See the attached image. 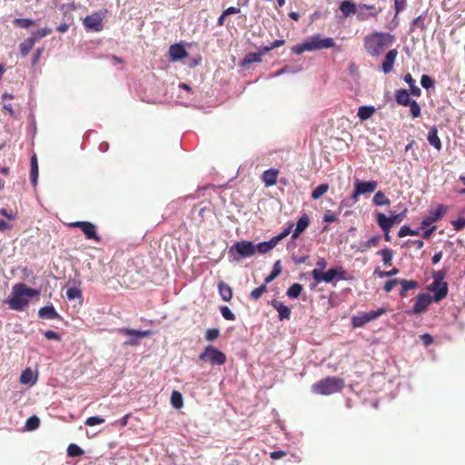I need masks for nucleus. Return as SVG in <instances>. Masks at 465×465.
I'll use <instances>...</instances> for the list:
<instances>
[{
	"instance_id": "f257e3e1",
	"label": "nucleus",
	"mask_w": 465,
	"mask_h": 465,
	"mask_svg": "<svg viewBox=\"0 0 465 465\" xmlns=\"http://www.w3.org/2000/svg\"><path fill=\"white\" fill-rule=\"evenodd\" d=\"M39 294L35 289L28 287L25 283L14 285L11 295L6 300L10 309L17 312L23 311L29 303V300Z\"/></svg>"
},
{
	"instance_id": "f03ea898",
	"label": "nucleus",
	"mask_w": 465,
	"mask_h": 465,
	"mask_svg": "<svg viewBox=\"0 0 465 465\" xmlns=\"http://www.w3.org/2000/svg\"><path fill=\"white\" fill-rule=\"evenodd\" d=\"M392 40L393 36L388 33H375L365 37V49L371 55L377 56Z\"/></svg>"
},
{
	"instance_id": "7ed1b4c3",
	"label": "nucleus",
	"mask_w": 465,
	"mask_h": 465,
	"mask_svg": "<svg viewBox=\"0 0 465 465\" xmlns=\"http://www.w3.org/2000/svg\"><path fill=\"white\" fill-rule=\"evenodd\" d=\"M344 387V381L339 377H327L312 384V390L316 394L330 395L341 391Z\"/></svg>"
},
{
	"instance_id": "20e7f679",
	"label": "nucleus",
	"mask_w": 465,
	"mask_h": 465,
	"mask_svg": "<svg viewBox=\"0 0 465 465\" xmlns=\"http://www.w3.org/2000/svg\"><path fill=\"white\" fill-rule=\"evenodd\" d=\"M311 274L313 280L316 282V283H331L334 280L341 281L346 279V272L341 266L331 268L326 272H320V270H312Z\"/></svg>"
},
{
	"instance_id": "39448f33",
	"label": "nucleus",
	"mask_w": 465,
	"mask_h": 465,
	"mask_svg": "<svg viewBox=\"0 0 465 465\" xmlns=\"http://www.w3.org/2000/svg\"><path fill=\"white\" fill-rule=\"evenodd\" d=\"M254 254V243L252 241L236 242L229 249V255L232 261L250 258Z\"/></svg>"
},
{
	"instance_id": "423d86ee",
	"label": "nucleus",
	"mask_w": 465,
	"mask_h": 465,
	"mask_svg": "<svg viewBox=\"0 0 465 465\" xmlns=\"http://www.w3.org/2000/svg\"><path fill=\"white\" fill-rule=\"evenodd\" d=\"M199 360L209 361L212 365H223L226 362V355L217 348L208 345L199 355Z\"/></svg>"
},
{
	"instance_id": "0eeeda50",
	"label": "nucleus",
	"mask_w": 465,
	"mask_h": 465,
	"mask_svg": "<svg viewBox=\"0 0 465 465\" xmlns=\"http://www.w3.org/2000/svg\"><path fill=\"white\" fill-rule=\"evenodd\" d=\"M119 332L128 337V339L123 342L124 346L138 345L141 339L151 335V331L134 330L130 328H121L119 329Z\"/></svg>"
},
{
	"instance_id": "6e6552de",
	"label": "nucleus",
	"mask_w": 465,
	"mask_h": 465,
	"mask_svg": "<svg viewBox=\"0 0 465 465\" xmlns=\"http://www.w3.org/2000/svg\"><path fill=\"white\" fill-rule=\"evenodd\" d=\"M308 52L328 49L335 46V42L331 37H322L321 35H314L306 39Z\"/></svg>"
},
{
	"instance_id": "1a4fd4ad",
	"label": "nucleus",
	"mask_w": 465,
	"mask_h": 465,
	"mask_svg": "<svg viewBox=\"0 0 465 465\" xmlns=\"http://www.w3.org/2000/svg\"><path fill=\"white\" fill-rule=\"evenodd\" d=\"M377 186L378 183L376 181H361L355 179L354 191L351 196V200H352L353 203L357 202L360 195L374 192Z\"/></svg>"
},
{
	"instance_id": "9d476101",
	"label": "nucleus",
	"mask_w": 465,
	"mask_h": 465,
	"mask_svg": "<svg viewBox=\"0 0 465 465\" xmlns=\"http://www.w3.org/2000/svg\"><path fill=\"white\" fill-rule=\"evenodd\" d=\"M386 312L384 308H380L376 311L362 312L351 318V324L354 328L363 327L366 323L379 318Z\"/></svg>"
},
{
	"instance_id": "9b49d317",
	"label": "nucleus",
	"mask_w": 465,
	"mask_h": 465,
	"mask_svg": "<svg viewBox=\"0 0 465 465\" xmlns=\"http://www.w3.org/2000/svg\"><path fill=\"white\" fill-rule=\"evenodd\" d=\"M105 12L99 11L85 16L83 21L84 27L94 32H101L104 28L103 19Z\"/></svg>"
},
{
	"instance_id": "f8f14e48",
	"label": "nucleus",
	"mask_w": 465,
	"mask_h": 465,
	"mask_svg": "<svg viewBox=\"0 0 465 465\" xmlns=\"http://www.w3.org/2000/svg\"><path fill=\"white\" fill-rule=\"evenodd\" d=\"M407 209L403 210L401 213L397 214H391L390 216H386L382 213H377L376 214V222L378 225H384L386 227L391 228L394 224L400 223L403 218L406 216Z\"/></svg>"
},
{
	"instance_id": "ddd939ff",
	"label": "nucleus",
	"mask_w": 465,
	"mask_h": 465,
	"mask_svg": "<svg viewBox=\"0 0 465 465\" xmlns=\"http://www.w3.org/2000/svg\"><path fill=\"white\" fill-rule=\"evenodd\" d=\"M70 226L73 228H80L87 240L101 241V237L96 232L95 225L90 222H74L70 223Z\"/></svg>"
},
{
	"instance_id": "4468645a",
	"label": "nucleus",
	"mask_w": 465,
	"mask_h": 465,
	"mask_svg": "<svg viewBox=\"0 0 465 465\" xmlns=\"http://www.w3.org/2000/svg\"><path fill=\"white\" fill-rule=\"evenodd\" d=\"M429 291L433 292V302H439L447 297L449 287L447 282H431L429 286Z\"/></svg>"
},
{
	"instance_id": "2eb2a0df",
	"label": "nucleus",
	"mask_w": 465,
	"mask_h": 465,
	"mask_svg": "<svg viewBox=\"0 0 465 465\" xmlns=\"http://www.w3.org/2000/svg\"><path fill=\"white\" fill-rule=\"evenodd\" d=\"M433 302V299L430 294L422 292L417 296L415 304L412 307V312L414 314H420L426 311L429 305Z\"/></svg>"
},
{
	"instance_id": "dca6fc26",
	"label": "nucleus",
	"mask_w": 465,
	"mask_h": 465,
	"mask_svg": "<svg viewBox=\"0 0 465 465\" xmlns=\"http://www.w3.org/2000/svg\"><path fill=\"white\" fill-rule=\"evenodd\" d=\"M446 213V207L444 205H439L436 209L430 212L421 221V227H428L433 223L440 221Z\"/></svg>"
},
{
	"instance_id": "f3484780",
	"label": "nucleus",
	"mask_w": 465,
	"mask_h": 465,
	"mask_svg": "<svg viewBox=\"0 0 465 465\" xmlns=\"http://www.w3.org/2000/svg\"><path fill=\"white\" fill-rule=\"evenodd\" d=\"M169 55L171 61L176 62L188 55L187 51L183 44L172 45L169 48Z\"/></svg>"
},
{
	"instance_id": "a211bd4d",
	"label": "nucleus",
	"mask_w": 465,
	"mask_h": 465,
	"mask_svg": "<svg viewBox=\"0 0 465 465\" xmlns=\"http://www.w3.org/2000/svg\"><path fill=\"white\" fill-rule=\"evenodd\" d=\"M310 219L306 213H303L297 221L296 227L292 232V238L297 239L309 226Z\"/></svg>"
},
{
	"instance_id": "6ab92c4d",
	"label": "nucleus",
	"mask_w": 465,
	"mask_h": 465,
	"mask_svg": "<svg viewBox=\"0 0 465 465\" xmlns=\"http://www.w3.org/2000/svg\"><path fill=\"white\" fill-rule=\"evenodd\" d=\"M38 316L45 320H62L61 315L56 312L52 304L40 308L38 311Z\"/></svg>"
},
{
	"instance_id": "aec40b11",
	"label": "nucleus",
	"mask_w": 465,
	"mask_h": 465,
	"mask_svg": "<svg viewBox=\"0 0 465 465\" xmlns=\"http://www.w3.org/2000/svg\"><path fill=\"white\" fill-rule=\"evenodd\" d=\"M427 140L429 143L434 147L437 151H440L442 148L441 141L438 135V128L436 125H432L430 127Z\"/></svg>"
},
{
	"instance_id": "412c9836",
	"label": "nucleus",
	"mask_w": 465,
	"mask_h": 465,
	"mask_svg": "<svg viewBox=\"0 0 465 465\" xmlns=\"http://www.w3.org/2000/svg\"><path fill=\"white\" fill-rule=\"evenodd\" d=\"M397 54L398 51L396 49H391L386 54L384 61L381 64L383 73L388 74L392 70Z\"/></svg>"
},
{
	"instance_id": "4be33fe9",
	"label": "nucleus",
	"mask_w": 465,
	"mask_h": 465,
	"mask_svg": "<svg viewBox=\"0 0 465 465\" xmlns=\"http://www.w3.org/2000/svg\"><path fill=\"white\" fill-rule=\"evenodd\" d=\"M271 305L278 312V317L280 321L290 319L291 310L288 306L276 300L272 301Z\"/></svg>"
},
{
	"instance_id": "5701e85b",
	"label": "nucleus",
	"mask_w": 465,
	"mask_h": 465,
	"mask_svg": "<svg viewBox=\"0 0 465 465\" xmlns=\"http://www.w3.org/2000/svg\"><path fill=\"white\" fill-rule=\"evenodd\" d=\"M340 10L344 17H348L351 15H356L358 5L351 0H344L340 4Z\"/></svg>"
},
{
	"instance_id": "b1692460",
	"label": "nucleus",
	"mask_w": 465,
	"mask_h": 465,
	"mask_svg": "<svg viewBox=\"0 0 465 465\" xmlns=\"http://www.w3.org/2000/svg\"><path fill=\"white\" fill-rule=\"evenodd\" d=\"M265 54L266 53H262V46H261L257 53H248L241 61L240 64L244 67L252 63H260L262 62V55Z\"/></svg>"
},
{
	"instance_id": "393cba45",
	"label": "nucleus",
	"mask_w": 465,
	"mask_h": 465,
	"mask_svg": "<svg viewBox=\"0 0 465 465\" xmlns=\"http://www.w3.org/2000/svg\"><path fill=\"white\" fill-rule=\"evenodd\" d=\"M276 245L277 243L272 237L269 241L261 242L257 244L254 243V252L264 254L272 250Z\"/></svg>"
},
{
	"instance_id": "a878e982",
	"label": "nucleus",
	"mask_w": 465,
	"mask_h": 465,
	"mask_svg": "<svg viewBox=\"0 0 465 465\" xmlns=\"http://www.w3.org/2000/svg\"><path fill=\"white\" fill-rule=\"evenodd\" d=\"M278 173V170L275 169H268L263 172L262 182L264 183L265 186L269 187L276 183Z\"/></svg>"
},
{
	"instance_id": "bb28decb",
	"label": "nucleus",
	"mask_w": 465,
	"mask_h": 465,
	"mask_svg": "<svg viewBox=\"0 0 465 465\" xmlns=\"http://www.w3.org/2000/svg\"><path fill=\"white\" fill-rule=\"evenodd\" d=\"M381 240V235H374L368 241L361 242L358 251L361 252H366L371 247H376L380 243Z\"/></svg>"
},
{
	"instance_id": "cd10ccee",
	"label": "nucleus",
	"mask_w": 465,
	"mask_h": 465,
	"mask_svg": "<svg viewBox=\"0 0 465 465\" xmlns=\"http://www.w3.org/2000/svg\"><path fill=\"white\" fill-rule=\"evenodd\" d=\"M395 100L398 104L407 106L411 104L412 99L410 97V93L406 89H399L395 93Z\"/></svg>"
},
{
	"instance_id": "c85d7f7f",
	"label": "nucleus",
	"mask_w": 465,
	"mask_h": 465,
	"mask_svg": "<svg viewBox=\"0 0 465 465\" xmlns=\"http://www.w3.org/2000/svg\"><path fill=\"white\" fill-rule=\"evenodd\" d=\"M218 291L224 302H230L232 298V289L223 282L218 283Z\"/></svg>"
},
{
	"instance_id": "c756f323",
	"label": "nucleus",
	"mask_w": 465,
	"mask_h": 465,
	"mask_svg": "<svg viewBox=\"0 0 465 465\" xmlns=\"http://www.w3.org/2000/svg\"><path fill=\"white\" fill-rule=\"evenodd\" d=\"M403 80L410 86V92L413 96L419 97L421 95V90L419 86L416 85V82L411 74H406L403 77Z\"/></svg>"
},
{
	"instance_id": "7c9ffc66",
	"label": "nucleus",
	"mask_w": 465,
	"mask_h": 465,
	"mask_svg": "<svg viewBox=\"0 0 465 465\" xmlns=\"http://www.w3.org/2000/svg\"><path fill=\"white\" fill-rule=\"evenodd\" d=\"M375 111L376 110H375L374 106L362 105V106L359 107L357 115L361 121H366L373 115Z\"/></svg>"
},
{
	"instance_id": "2f4dec72",
	"label": "nucleus",
	"mask_w": 465,
	"mask_h": 465,
	"mask_svg": "<svg viewBox=\"0 0 465 465\" xmlns=\"http://www.w3.org/2000/svg\"><path fill=\"white\" fill-rule=\"evenodd\" d=\"M30 180L34 186L37 184V179H38V163L36 155L34 154L30 159Z\"/></svg>"
},
{
	"instance_id": "473e14b6",
	"label": "nucleus",
	"mask_w": 465,
	"mask_h": 465,
	"mask_svg": "<svg viewBox=\"0 0 465 465\" xmlns=\"http://www.w3.org/2000/svg\"><path fill=\"white\" fill-rule=\"evenodd\" d=\"M399 284L401 285L400 295L402 297L406 296L408 291L418 287V282L414 280L400 279Z\"/></svg>"
},
{
	"instance_id": "72a5a7b5",
	"label": "nucleus",
	"mask_w": 465,
	"mask_h": 465,
	"mask_svg": "<svg viewBox=\"0 0 465 465\" xmlns=\"http://www.w3.org/2000/svg\"><path fill=\"white\" fill-rule=\"evenodd\" d=\"M281 272H282V264H281V261L278 260L274 262L271 273L265 277V279H264L265 284L272 282L275 278H277L281 274Z\"/></svg>"
},
{
	"instance_id": "f704fd0d",
	"label": "nucleus",
	"mask_w": 465,
	"mask_h": 465,
	"mask_svg": "<svg viewBox=\"0 0 465 465\" xmlns=\"http://www.w3.org/2000/svg\"><path fill=\"white\" fill-rule=\"evenodd\" d=\"M35 41L32 38V36L24 40L19 45V50H20L22 56H24V57L26 56L29 54V52L31 51V49L33 48V46L35 45Z\"/></svg>"
},
{
	"instance_id": "c9c22d12",
	"label": "nucleus",
	"mask_w": 465,
	"mask_h": 465,
	"mask_svg": "<svg viewBox=\"0 0 465 465\" xmlns=\"http://www.w3.org/2000/svg\"><path fill=\"white\" fill-rule=\"evenodd\" d=\"M302 290H303V287L302 284L293 283L287 290L286 295L291 299H296L301 295Z\"/></svg>"
},
{
	"instance_id": "e433bc0d",
	"label": "nucleus",
	"mask_w": 465,
	"mask_h": 465,
	"mask_svg": "<svg viewBox=\"0 0 465 465\" xmlns=\"http://www.w3.org/2000/svg\"><path fill=\"white\" fill-rule=\"evenodd\" d=\"M372 203L376 206L389 205L391 203L390 200L385 196L384 193L381 191H379L374 194L372 198Z\"/></svg>"
},
{
	"instance_id": "4c0bfd02",
	"label": "nucleus",
	"mask_w": 465,
	"mask_h": 465,
	"mask_svg": "<svg viewBox=\"0 0 465 465\" xmlns=\"http://www.w3.org/2000/svg\"><path fill=\"white\" fill-rule=\"evenodd\" d=\"M171 404L174 409H181L183 406V398L181 392L173 391L171 394Z\"/></svg>"
},
{
	"instance_id": "58836bf2",
	"label": "nucleus",
	"mask_w": 465,
	"mask_h": 465,
	"mask_svg": "<svg viewBox=\"0 0 465 465\" xmlns=\"http://www.w3.org/2000/svg\"><path fill=\"white\" fill-rule=\"evenodd\" d=\"M358 6L361 7V10L368 11L371 15L376 17L379 14H381L383 10L381 6H377L375 4L367 5V4H360Z\"/></svg>"
},
{
	"instance_id": "ea45409f",
	"label": "nucleus",
	"mask_w": 465,
	"mask_h": 465,
	"mask_svg": "<svg viewBox=\"0 0 465 465\" xmlns=\"http://www.w3.org/2000/svg\"><path fill=\"white\" fill-rule=\"evenodd\" d=\"M84 454V450L75 443H71L67 447V455L72 458L80 457Z\"/></svg>"
},
{
	"instance_id": "a19ab883",
	"label": "nucleus",
	"mask_w": 465,
	"mask_h": 465,
	"mask_svg": "<svg viewBox=\"0 0 465 465\" xmlns=\"http://www.w3.org/2000/svg\"><path fill=\"white\" fill-rule=\"evenodd\" d=\"M378 254H380L382 257V262L385 265H390L392 261L393 257V252L392 250L389 248H384L378 252Z\"/></svg>"
},
{
	"instance_id": "79ce46f5",
	"label": "nucleus",
	"mask_w": 465,
	"mask_h": 465,
	"mask_svg": "<svg viewBox=\"0 0 465 465\" xmlns=\"http://www.w3.org/2000/svg\"><path fill=\"white\" fill-rule=\"evenodd\" d=\"M329 185L322 183L318 185L312 193V198L314 200L320 199L325 193H327Z\"/></svg>"
},
{
	"instance_id": "37998d69",
	"label": "nucleus",
	"mask_w": 465,
	"mask_h": 465,
	"mask_svg": "<svg viewBox=\"0 0 465 465\" xmlns=\"http://www.w3.org/2000/svg\"><path fill=\"white\" fill-rule=\"evenodd\" d=\"M52 33L50 27H44L32 33V38L36 42L37 40L49 35Z\"/></svg>"
},
{
	"instance_id": "c03bdc74",
	"label": "nucleus",
	"mask_w": 465,
	"mask_h": 465,
	"mask_svg": "<svg viewBox=\"0 0 465 465\" xmlns=\"http://www.w3.org/2000/svg\"><path fill=\"white\" fill-rule=\"evenodd\" d=\"M66 297L68 300L72 301L74 299H83L82 292L77 287H70L66 291Z\"/></svg>"
},
{
	"instance_id": "a18cd8bd",
	"label": "nucleus",
	"mask_w": 465,
	"mask_h": 465,
	"mask_svg": "<svg viewBox=\"0 0 465 465\" xmlns=\"http://www.w3.org/2000/svg\"><path fill=\"white\" fill-rule=\"evenodd\" d=\"M40 425V420L37 416H31L27 419L25 422V429L27 430H34L37 429Z\"/></svg>"
},
{
	"instance_id": "49530a36",
	"label": "nucleus",
	"mask_w": 465,
	"mask_h": 465,
	"mask_svg": "<svg viewBox=\"0 0 465 465\" xmlns=\"http://www.w3.org/2000/svg\"><path fill=\"white\" fill-rule=\"evenodd\" d=\"M420 84L424 89L429 90L434 88L435 82L430 75L422 74L420 77Z\"/></svg>"
},
{
	"instance_id": "de8ad7c7",
	"label": "nucleus",
	"mask_w": 465,
	"mask_h": 465,
	"mask_svg": "<svg viewBox=\"0 0 465 465\" xmlns=\"http://www.w3.org/2000/svg\"><path fill=\"white\" fill-rule=\"evenodd\" d=\"M267 291V287H266V284L265 282L259 286L258 288H255L254 290H252L250 293V297L254 300V301H257L259 300L262 295Z\"/></svg>"
},
{
	"instance_id": "09e8293b",
	"label": "nucleus",
	"mask_w": 465,
	"mask_h": 465,
	"mask_svg": "<svg viewBox=\"0 0 465 465\" xmlns=\"http://www.w3.org/2000/svg\"><path fill=\"white\" fill-rule=\"evenodd\" d=\"M14 25L21 28H28L29 26L35 25V22L29 18H15L14 20Z\"/></svg>"
},
{
	"instance_id": "8fccbe9b",
	"label": "nucleus",
	"mask_w": 465,
	"mask_h": 465,
	"mask_svg": "<svg viewBox=\"0 0 465 465\" xmlns=\"http://www.w3.org/2000/svg\"><path fill=\"white\" fill-rule=\"evenodd\" d=\"M407 106H410V112L413 118L420 115V106L415 100H412Z\"/></svg>"
},
{
	"instance_id": "3c124183",
	"label": "nucleus",
	"mask_w": 465,
	"mask_h": 465,
	"mask_svg": "<svg viewBox=\"0 0 465 465\" xmlns=\"http://www.w3.org/2000/svg\"><path fill=\"white\" fill-rule=\"evenodd\" d=\"M292 228H293V224L290 223L282 232H281L279 234L273 236L272 238L275 241V242L278 244V242L280 241H282L286 236H288L291 233Z\"/></svg>"
},
{
	"instance_id": "603ef678",
	"label": "nucleus",
	"mask_w": 465,
	"mask_h": 465,
	"mask_svg": "<svg viewBox=\"0 0 465 465\" xmlns=\"http://www.w3.org/2000/svg\"><path fill=\"white\" fill-rule=\"evenodd\" d=\"M220 336V330L217 328L207 329L205 331V339L208 341H213Z\"/></svg>"
},
{
	"instance_id": "864d4df0",
	"label": "nucleus",
	"mask_w": 465,
	"mask_h": 465,
	"mask_svg": "<svg viewBox=\"0 0 465 465\" xmlns=\"http://www.w3.org/2000/svg\"><path fill=\"white\" fill-rule=\"evenodd\" d=\"M220 312L222 316L228 321H234L235 314L232 312V310L228 306H221Z\"/></svg>"
},
{
	"instance_id": "5fc2aeb1",
	"label": "nucleus",
	"mask_w": 465,
	"mask_h": 465,
	"mask_svg": "<svg viewBox=\"0 0 465 465\" xmlns=\"http://www.w3.org/2000/svg\"><path fill=\"white\" fill-rule=\"evenodd\" d=\"M33 373L29 369L24 371L20 376V382L23 384H29L32 382Z\"/></svg>"
},
{
	"instance_id": "6e6d98bb",
	"label": "nucleus",
	"mask_w": 465,
	"mask_h": 465,
	"mask_svg": "<svg viewBox=\"0 0 465 465\" xmlns=\"http://www.w3.org/2000/svg\"><path fill=\"white\" fill-rule=\"evenodd\" d=\"M292 51L293 54H298V55L302 54L305 51H308V45H307L306 40H304L302 43H301L299 45H294L292 48Z\"/></svg>"
},
{
	"instance_id": "4d7b16f0",
	"label": "nucleus",
	"mask_w": 465,
	"mask_h": 465,
	"mask_svg": "<svg viewBox=\"0 0 465 465\" xmlns=\"http://www.w3.org/2000/svg\"><path fill=\"white\" fill-rule=\"evenodd\" d=\"M284 43H285V41L282 39L275 40L270 45L262 46V53H268L271 50L284 45Z\"/></svg>"
},
{
	"instance_id": "13d9d810",
	"label": "nucleus",
	"mask_w": 465,
	"mask_h": 465,
	"mask_svg": "<svg viewBox=\"0 0 465 465\" xmlns=\"http://www.w3.org/2000/svg\"><path fill=\"white\" fill-rule=\"evenodd\" d=\"M356 16H357L358 20H360V21H366V20H369L371 17H374L372 15H371L366 10H361V7L360 6H358Z\"/></svg>"
},
{
	"instance_id": "bf43d9fd",
	"label": "nucleus",
	"mask_w": 465,
	"mask_h": 465,
	"mask_svg": "<svg viewBox=\"0 0 465 465\" xmlns=\"http://www.w3.org/2000/svg\"><path fill=\"white\" fill-rule=\"evenodd\" d=\"M104 421V420L99 416H91L86 419L85 424L87 426H94V425L101 424Z\"/></svg>"
},
{
	"instance_id": "052dcab7",
	"label": "nucleus",
	"mask_w": 465,
	"mask_h": 465,
	"mask_svg": "<svg viewBox=\"0 0 465 465\" xmlns=\"http://www.w3.org/2000/svg\"><path fill=\"white\" fill-rule=\"evenodd\" d=\"M380 278L391 277L399 273V269L393 268L391 271H376L375 272Z\"/></svg>"
},
{
	"instance_id": "680f3d73",
	"label": "nucleus",
	"mask_w": 465,
	"mask_h": 465,
	"mask_svg": "<svg viewBox=\"0 0 465 465\" xmlns=\"http://www.w3.org/2000/svg\"><path fill=\"white\" fill-rule=\"evenodd\" d=\"M400 283V279H391V280H389L385 282L384 284V291L386 292H390L391 291H392V289Z\"/></svg>"
},
{
	"instance_id": "e2e57ef3",
	"label": "nucleus",
	"mask_w": 465,
	"mask_h": 465,
	"mask_svg": "<svg viewBox=\"0 0 465 465\" xmlns=\"http://www.w3.org/2000/svg\"><path fill=\"white\" fill-rule=\"evenodd\" d=\"M445 275H446V272L444 271L433 272V273H432L433 282H439V283L445 282H444Z\"/></svg>"
},
{
	"instance_id": "0e129e2a",
	"label": "nucleus",
	"mask_w": 465,
	"mask_h": 465,
	"mask_svg": "<svg viewBox=\"0 0 465 465\" xmlns=\"http://www.w3.org/2000/svg\"><path fill=\"white\" fill-rule=\"evenodd\" d=\"M407 2L406 0H394V6H395V12L396 15L401 13L406 8Z\"/></svg>"
},
{
	"instance_id": "69168bd1",
	"label": "nucleus",
	"mask_w": 465,
	"mask_h": 465,
	"mask_svg": "<svg viewBox=\"0 0 465 465\" xmlns=\"http://www.w3.org/2000/svg\"><path fill=\"white\" fill-rule=\"evenodd\" d=\"M423 20V15H419L418 17L414 18L412 23H411V30L413 31L414 30V26H420L421 29H424L426 26L424 25V23L422 22Z\"/></svg>"
},
{
	"instance_id": "338daca9",
	"label": "nucleus",
	"mask_w": 465,
	"mask_h": 465,
	"mask_svg": "<svg viewBox=\"0 0 465 465\" xmlns=\"http://www.w3.org/2000/svg\"><path fill=\"white\" fill-rule=\"evenodd\" d=\"M44 335L47 340L61 341V336L52 330L45 331Z\"/></svg>"
},
{
	"instance_id": "774afa93",
	"label": "nucleus",
	"mask_w": 465,
	"mask_h": 465,
	"mask_svg": "<svg viewBox=\"0 0 465 465\" xmlns=\"http://www.w3.org/2000/svg\"><path fill=\"white\" fill-rule=\"evenodd\" d=\"M452 226L455 231H460L465 228V218H458L456 221L452 222Z\"/></svg>"
}]
</instances>
